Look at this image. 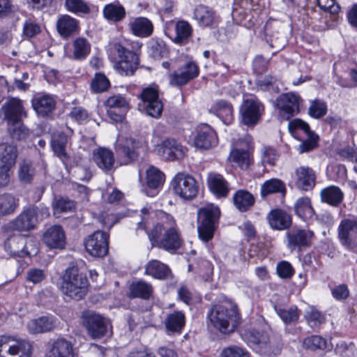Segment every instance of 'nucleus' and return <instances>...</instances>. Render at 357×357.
Wrapping results in <instances>:
<instances>
[{
	"mask_svg": "<svg viewBox=\"0 0 357 357\" xmlns=\"http://www.w3.org/2000/svg\"><path fill=\"white\" fill-rule=\"evenodd\" d=\"M142 222L138 223V227H146L148 218L157 216L162 222L157 223L149 233V238L155 246L166 251L172 252L178 250L182 240L176 227L172 218L163 211H155L150 206H145L141 210Z\"/></svg>",
	"mask_w": 357,
	"mask_h": 357,
	"instance_id": "nucleus-1",
	"label": "nucleus"
},
{
	"mask_svg": "<svg viewBox=\"0 0 357 357\" xmlns=\"http://www.w3.org/2000/svg\"><path fill=\"white\" fill-rule=\"evenodd\" d=\"M208 328L222 334L233 333L241 322L237 305L230 300L213 305L207 314Z\"/></svg>",
	"mask_w": 357,
	"mask_h": 357,
	"instance_id": "nucleus-2",
	"label": "nucleus"
},
{
	"mask_svg": "<svg viewBox=\"0 0 357 357\" xmlns=\"http://www.w3.org/2000/svg\"><path fill=\"white\" fill-rule=\"evenodd\" d=\"M88 280L76 266L67 268L63 274L61 291L67 296L75 299H82L88 289Z\"/></svg>",
	"mask_w": 357,
	"mask_h": 357,
	"instance_id": "nucleus-3",
	"label": "nucleus"
},
{
	"mask_svg": "<svg viewBox=\"0 0 357 357\" xmlns=\"http://www.w3.org/2000/svg\"><path fill=\"white\" fill-rule=\"evenodd\" d=\"M220 215L218 206L208 204L197 211V231L200 240L208 242L213 237Z\"/></svg>",
	"mask_w": 357,
	"mask_h": 357,
	"instance_id": "nucleus-4",
	"label": "nucleus"
},
{
	"mask_svg": "<svg viewBox=\"0 0 357 357\" xmlns=\"http://www.w3.org/2000/svg\"><path fill=\"white\" fill-rule=\"evenodd\" d=\"M245 335L252 349L264 357L276 356L281 351L280 342L276 339H270L264 332L249 331Z\"/></svg>",
	"mask_w": 357,
	"mask_h": 357,
	"instance_id": "nucleus-5",
	"label": "nucleus"
},
{
	"mask_svg": "<svg viewBox=\"0 0 357 357\" xmlns=\"http://www.w3.org/2000/svg\"><path fill=\"white\" fill-rule=\"evenodd\" d=\"M31 354L32 347L29 341L12 336H0V357H30Z\"/></svg>",
	"mask_w": 357,
	"mask_h": 357,
	"instance_id": "nucleus-6",
	"label": "nucleus"
},
{
	"mask_svg": "<svg viewBox=\"0 0 357 357\" xmlns=\"http://www.w3.org/2000/svg\"><path fill=\"white\" fill-rule=\"evenodd\" d=\"M174 192L181 199L191 200L194 199L199 191V183L190 174L185 172H178L172 181Z\"/></svg>",
	"mask_w": 357,
	"mask_h": 357,
	"instance_id": "nucleus-7",
	"label": "nucleus"
},
{
	"mask_svg": "<svg viewBox=\"0 0 357 357\" xmlns=\"http://www.w3.org/2000/svg\"><path fill=\"white\" fill-rule=\"evenodd\" d=\"M113 50L117 53L119 58V60L114 66L115 70L121 75H132L139 64L137 54L126 49L119 43L114 44Z\"/></svg>",
	"mask_w": 357,
	"mask_h": 357,
	"instance_id": "nucleus-8",
	"label": "nucleus"
},
{
	"mask_svg": "<svg viewBox=\"0 0 357 357\" xmlns=\"http://www.w3.org/2000/svg\"><path fill=\"white\" fill-rule=\"evenodd\" d=\"M338 238L345 248L357 252V217L343 218L338 226Z\"/></svg>",
	"mask_w": 357,
	"mask_h": 357,
	"instance_id": "nucleus-9",
	"label": "nucleus"
},
{
	"mask_svg": "<svg viewBox=\"0 0 357 357\" xmlns=\"http://www.w3.org/2000/svg\"><path fill=\"white\" fill-rule=\"evenodd\" d=\"M17 156V148L9 144H0V187L7 185L10 181L11 169Z\"/></svg>",
	"mask_w": 357,
	"mask_h": 357,
	"instance_id": "nucleus-10",
	"label": "nucleus"
},
{
	"mask_svg": "<svg viewBox=\"0 0 357 357\" xmlns=\"http://www.w3.org/2000/svg\"><path fill=\"white\" fill-rule=\"evenodd\" d=\"M33 241L20 235L9 236L4 243L5 250L10 255L24 257L35 255L37 248L32 246Z\"/></svg>",
	"mask_w": 357,
	"mask_h": 357,
	"instance_id": "nucleus-11",
	"label": "nucleus"
},
{
	"mask_svg": "<svg viewBox=\"0 0 357 357\" xmlns=\"http://www.w3.org/2000/svg\"><path fill=\"white\" fill-rule=\"evenodd\" d=\"M287 247L291 252L302 250L309 247L314 238V232L307 229H293L286 234Z\"/></svg>",
	"mask_w": 357,
	"mask_h": 357,
	"instance_id": "nucleus-12",
	"label": "nucleus"
},
{
	"mask_svg": "<svg viewBox=\"0 0 357 357\" xmlns=\"http://www.w3.org/2000/svg\"><path fill=\"white\" fill-rule=\"evenodd\" d=\"M108 235L102 231L98 230L89 236L84 241L86 252L91 256L102 257L108 252Z\"/></svg>",
	"mask_w": 357,
	"mask_h": 357,
	"instance_id": "nucleus-13",
	"label": "nucleus"
},
{
	"mask_svg": "<svg viewBox=\"0 0 357 357\" xmlns=\"http://www.w3.org/2000/svg\"><path fill=\"white\" fill-rule=\"evenodd\" d=\"M146 113L153 117L159 118L163 110V104L158 97V90L153 87L144 88L141 94Z\"/></svg>",
	"mask_w": 357,
	"mask_h": 357,
	"instance_id": "nucleus-14",
	"label": "nucleus"
},
{
	"mask_svg": "<svg viewBox=\"0 0 357 357\" xmlns=\"http://www.w3.org/2000/svg\"><path fill=\"white\" fill-rule=\"evenodd\" d=\"M250 149L249 137L245 141L239 140L235 142L230 151L229 160L236 164L242 169H248L252 162Z\"/></svg>",
	"mask_w": 357,
	"mask_h": 357,
	"instance_id": "nucleus-15",
	"label": "nucleus"
},
{
	"mask_svg": "<svg viewBox=\"0 0 357 357\" xmlns=\"http://www.w3.org/2000/svg\"><path fill=\"white\" fill-rule=\"evenodd\" d=\"M1 112L8 125L15 126L16 123L21 121L23 117L26 116L23 101L17 98H8L2 105Z\"/></svg>",
	"mask_w": 357,
	"mask_h": 357,
	"instance_id": "nucleus-16",
	"label": "nucleus"
},
{
	"mask_svg": "<svg viewBox=\"0 0 357 357\" xmlns=\"http://www.w3.org/2000/svg\"><path fill=\"white\" fill-rule=\"evenodd\" d=\"M301 97L294 93H287L277 98V106L281 114L287 120L299 112Z\"/></svg>",
	"mask_w": 357,
	"mask_h": 357,
	"instance_id": "nucleus-17",
	"label": "nucleus"
},
{
	"mask_svg": "<svg viewBox=\"0 0 357 357\" xmlns=\"http://www.w3.org/2000/svg\"><path fill=\"white\" fill-rule=\"evenodd\" d=\"M263 109V106L257 100L253 99L245 100L241 109L242 122L248 126L256 125Z\"/></svg>",
	"mask_w": 357,
	"mask_h": 357,
	"instance_id": "nucleus-18",
	"label": "nucleus"
},
{
	"mask_svg": "<svg viewBox=\"0 0 357 357\" xmlns=\"http://www.w3.org/2000/svg\"><path fill=\"white\" fill-rule=\"evenodd\" d=\"M157 154L167 160H175L182 158L185 152L182 146L174 139H167L155 146Z\"/></svg>",
	"mask_w": 357,
	"mask_h": 357,
	"instance_id": "nucleus-19",
	"label": "nucleus"
},
{
	"mask_svg": "<svg viewBox=\"0 0 357 357\" xmlns=\"http://www.w3.org/2000/svg\"><path fill=\"white\" fill-rule=\"evenodd\" d=\"M292 179L298 188L307 191L314 187L316 175L312 168L301 166L295 169Z\"/></svg>",
	"mask_w": 357,
	"mask_h": 357,
	"instance_id": "nucleus-20",
	"label": "nucleus"
},
{
	"mask_svg": "<svg viewBox=\"0 0 357 357\" xmlns=\"http://www.w3.org/2000/svg\"><path fill=\"white\" fill-rule=\"evenodd\" d=\"M198 75L199 68L197 65L192 61H189L169 75V82L173 86H181L185 84Z\"/></svg>",
	"mask_w": 357,
	"mask_h": 357,
	"instance_id": "nucleus-21",
	"label": "nucleus"
},
{
	"mask_svg": "<svg viewBox=\"0 0 357 357\" xmlns=\"http://www.w3.org/2000/svg\"><path fill=\"white\" fill-rule=\"evenodd\" d=\"M140 142L132 138L119 139L116 146L118 155L124 159L127 164L137 158V149L141 146Z\"/></svg>",
	"mask_w": 357,
	"mask_h": 357,
	"instance_id": "nucleus-22",
	"label": "nucleus"
},
{
	"mask_svg": "<svg viewBox=\"0 0 357 357\" xmlns=\"http://www.w3.org/2000/svg\"><path fill=\"white\" fill-rule=\"evenodd\" d=\"M39 215L38 208H29L10 223V228L18 231H29L34 228Z\"/></svg>",
	"mask_w": 357,
	"mask_h": 357,
	"instance_id": "nucleus-23",
	"label": "nucleus"
},
{
	"mask_svg": "<svg viewBox=\"0 0 357 357\" xmlns=\"http://www.w3.org/2000/svg\"><path fill=\"white\" fill-rule=\"evenodd\" d=\"M109 321L100 314H91L86 321V327L89 335L93 338L103 337L109 326Z\"/></svg>",
	"mask_w": 357,
	"mask_h": 357,
	"instance_id": "nucleus-24",
	"label": "nucleus"
},
{
	"mask_svg": "<svg viewBox=\"0 0 357 357\" xmlns=\"http://www.w3.org/2000/svg\"><path fill=\"white\" fill-rule=\"evenodd\" d=\"M195 146L199 149H209L218 144V137L214 130L207 124L200 126L194 139Z\"/></svg>",
	"mask_w": 357,
	"mask_h": 357,
	"instance_id": "nucleus-25",
	"label": "nucleus"
},
{
	"mask_svg": "<svg viewBox=\"0 0 357 357\" xmlns=\"http://www.w3.org/2000/svg\"><path fill=\"white\" fill-rule=\"evenodd\" d=\"M56 322L57 319L52 315L42 316L29 321L26 328L31 334L47 333L55 328Z\"/></svg>",
	"mask_w": 357,
	"mask_h": 357,
	"instance_id": "nucleus-26",
	"label": "nucleus"
},
{
	"mask_svg": "<svg viewBox=\"0 0 357 357\" xmlns=\"http://www.w3.org/2000/svg\"><path fill=\"white\" fill-rule=\"evenodd\" d=\"M207 183L210 191L218 198H225L229 192L228 182L222 175L211 172L207 176Z\"/></svg>",
	"mask_w": 357,
	"mask_h": 357,
	"instance_id": "nucleus-27",
	"label": "nucleus"
},
{
	"mask_svg": "<svg viewBox=\"0 0 357 357\" xmlns=\"http://www.w3.org/2000/svg\"><path fill=\"white\" fill-rule=\"evenodd\" d=\"M65 234L61 227L54 225L43 234V242L51 249H62L65 245Z\"/></svg>",
	"mask_w": 357,
	"mask_h": 357,
	"instance_id": "nucleus-28",
	"label": "nucleus"
},
{
	"mask_svg": "<svg viewBox=\"0 0 357 357\" xmlns=\"http://www.w3.org/2000/svg\"><path fill=\"white\" fill-rule=\"evenodd\" d=\"M93 160L103 172H109L113 170L115 162L114 153L105 148H98L93 151Z\"/></svg>",
	"mask_w": 357,
	"mask_h": 357,
	"instance_id": "nucleus-29",
	"label": "nucleus"
},
{
	"mask_svg": "<svg viewBox=\"0 0 357 357\" xmlns=\"http://www.w3.org/2000/svg\"><path fill=\"white\" fill-rule=\"evenodd\" d=\"M165 175L157 168L150 166L146 170L147 189L144 192L147 196L154 197L158 192V188L163 184Z\"/></svg>",
	"mask_w": 357,
	"mask_h": 357,
	"instance_id": "nucleus-30",
	"label": "nucleus"
},
{
	"mask_svg": "<svg viewBox=\"0 0 357 357\" xmlns=\"http://www.w3.org/2000/svg\"><path fill=\"white\" fill-rule=\"evenodd\" d=\"M45 357H74L73 345L65 338H58L53 342Z\"/></svg>",
	"mask_w": 357,
	"mask_h": 357,
	"instance_id": "nucleus-31",
	"label": "nucleus"
},
{
	"mask_svg": "<svg viewBox=\"0 0 357 357\" xmlns=\"http://www.w3.org/2000/svg\"><path fill=\"white\" fill-rule=\"evenodd\" d=\"M32 107L39 116H45L50 114L56 107V101L47 94L36 95L32 100Z\"/></svg>",
	"mask_w": 357,
	"mask_h": 357,
	"instance_id": "nucleus-32",
	"label": "nucleus"
},
{
	"mask_svg": "<svg viewBox=\"0 0 357 357\" xmlns=\"http://www.w3.org/2000/svg\"><path fill=\"white\" fill-rule=\"evenodd\" d=\"M128 26L133 35L142 38L151 36L153 29L152 22L144 17L131 18Z\"/></svg>",
	"mask_w": 357,
	"mask_h": 357,
	"instance_id": "nucleus-33",
	"label": "nucleus"
},
{
	"mask_svg": "<svg viewBox=\"0 0 357 357\" xmlns=\"http://www.w3.org/2000/svg\"><path fill=\"white\" fill-rule=\"evenodd\" d=\"M267 220L270 226L278 230L285 229L291 223L290 215L286 211L279 208L271 210L267 215Z\"/></svg>",
	"mask_w": 357,
	"mask_h": 357,
	"instance_id": "nucleus-34",
	"label": "nucleus"
},
{
	"mask_svg": "<svg viewBox=\"0 0 357 357\" xmlns=\"http://www.w3.org/2000/svg\"><path fill=\"white\" fill-rule=\"evenodd\" d=\"M194 19L201 27H212L217 22L214 12L208 7L199 5L194 10Z\"/></svg>",
	"mask_w": 357,
	"mask_h": 357,
	"instance_id": "nucleus-35",
	"label": "nucleus"
},
{
	"mask_svg": "<svg viewBox=\"0 0 357 357\" xmlns=\"http://www.w3.org/2000/svg\"><path fill=\"white\" fill-rule=\"evenodd\" d=\"M56 29L61 37L68 38L77 32L78 22L70 15H61L57 20Z\"/></svg>",
	"mask_w": 357,
	"mask_h": 357,
	"instance_id": "nucleus-36",
	"label": "nucleus"
},
{
	"mask_svg": "<svg viewBox=\"0 0 357 357\" xmlns=\"http://www.w3.org/2000/svg\"><path fill=\"white\" fill-rule=\"evenodd\" d=\"M145 274L158 280L167 279L171 276V271L165 264L158 260L149 261L145 266Z\"/></svg>",
	"mask_w": 357,
	"mask_h": 357,
	"instance_id": "nucleus-37",
	"label": "nucleus"
},
{
	"mask_svg": "<svg viewBox=\"0 0 357 357\" xmlns=\"http://www.w3.org/2000/svg\"><path fill=\"white\" fill-rule=\"evenodd\" d=\"M175 36L172 38V41L178 45H185L192 34V27L191 24L185 20H179L176 22Z\"/></svg>",
	"mask_w": 357,
	"mask_h": 357,
	"instance_id": "nucleus-38",
	"label": "nucleus"
},
{
	"mask_svg": "<svg viewBox=\"0 0 357 357\" xmlns=\"http://www.w3.org/2000/svg\"><path fill=\"white\" fill-rule=\"evenodd\" d=\"M66 135L61 132L54 134L52 136L51 146L55 155H56L63 163L68 161L69 156L66 151V146L67 144Z\"/></svg>",
	"mask_w": 357,
	"mask_h": 357,
	"instance_id": "nucleus-39",
	"label": "nucleus"
},
{
	"mask_svg": "<svg viewBox=\"0 0 357 357\" xmlns=\"http://www.w3.org/2000/svg\"><path fill=\"white\" fill-rule=\"evenodd\" d=\"M233 202L238 210L244 212L255 204V198L248 191L239 190L234 195Z\"/></svg>",
	"mask_w": 357,
	"mask_h": 357,
	"instance_id": "nucleus-40",
	"label": "nucleus"
},
{
	"mask_svg": "<svg viewBox=\"0 0 357 357\" xmlns=\"http://www.w3.org/2000/svg\"><path fill=\"white\" fill-rule=\"evenodd\" d=\"M91 52V44L84 38L79 37L73 42V54L70 58L75 60L84 59Z\"/></svg>",
	"mask_w": 357,
	"mask_h": 357,
	"instance_id": "nucleus-41",
	"label": "nucleus"
},
{
	"mask_svg": "<svg viewBox=\"0 0 357 357\" xmlns=\"http://www.w3.org/2000/svg\"><path fill=\"white\" fill-rule=\"evenodd\" d=\"M165 325L168 333H180L185 325V315L182 312L176 311L167 315Z\"/></svg>",
	"mask_w": 357,
	"mask_h": 357,
	"instance_id": "nucleus-42",
	"label": "nucleus"
},
{
	"mask_svg": "<svg viewBox=\"0 0 357 357\" xmlns=\"http://www.w3.org/2000/svg\"><path fill=\"white\" fill-rule=\"evenodd\" d=\"M303 345L305 349L315 350H331L332 344L320 335H311L305 337L303 341Z\"/></svg>",
	"mask_w": 357,
	"mask_h": 357,
	"instance_id": "nucleus-43",
	"label": "nucleus"
},
{
	"mask_svg": "<svg viewBox=\"0 0 357 357\" xmlns=\"http://www.w3.org/2000/svg\"><path fill=\"white\" fill-rule=\"evenodd\" d=\"M211 109L214 113L226 124H230L233 119V107L232 106L224 100H219L214 104Z\"/></svg>",
	"mask_w": 357,
	"mask_h": 357,
	"instance_id": "nucleus-44",
	"label": "nucleus"
},
{
	"mask_svg": "<svg viewBox=\"0 0 357 357\" xmlns=\"http://www.w3.org/2000/svg\"><path fill=\"white\" fill-rule=\"evenodd\" d=\"M286 192V186L283 181L278 178H271L266 181L261 187V197L273 193L284 195Z\"/></svg>",
	"mask_w": 357,
	"mask_h": 357,
	"instance_id": "nucleus-45",
	"label": "nucleus"
},
{
	"mask_svg": "<svg viewBox=\"0 0 357 357\" xmlns=\"http://www.w3.org/2000/svg\"><path fill=\"white\" fill-rule=\"evenodd\" d=\"M321 200L331 205L336 206L343 199V193L336 186H329L321 191Z\"/></svg>",
	"mask_w": 357,
	"mask_h": 357,
	"instance_id": "nucleus-46",
	"label": "nucleus"
},
{
	"mask_svg": "<svg viewBox=\"0 0 357 357\" xmlns=\"http://www.w3.org/2000/svg\"><path fill=\"white\" fill-rule=\"evenodd\" d=\"M151 285L144 281L139 280L132 282L130 286V296L147 299L151 295Z\"/></svg>",
	"mask_w": 357,
	"mask_h": 357,
	"instance_id": "nucleus-47",
	"label": "nucleus"
},
{
	"mask_svg": "<svg viewBox=\"0 0 357 357\" xmlns=\"http://www.w3.org/2000/svg\"><path fill=\"white\" fill-rule=\"evenodd\" d=\"M104 17L113 22H119L124 18L126 10L119 3L106 5L103 9Z\"/></svg>",
	"mask_w": 357,
	"mask_h": 357,
	"instance_id": "nucleus-48",
	"label": "nucleus"
},
{
	"mask_svg": "<svg viewBox=\"0 0 357 357\" xmlns=\"http://www.w3.org/2000/svg\"><path fill=\"white\" fill-rule=\"evenodd\" d=\"M294 209L296 213L303 219L311 218L314 213L310 200L307 197L299 198L294 204Z\"/></svg>",
	"mask_w": 357,
	"mask_h": 357,
	"instance_id": "nucleus-49",
	"label": "nucleus"
},
{
	"mask_svg": "<svg viewBox=\"0 0 357 357\" xmlns=\"http://www.w3.org/2000/svg\"><path fill=\"white\" fill-rule=\"evenodd\" d=\"M307 324L312 328L319 326L326 321V316L314 307H310L305 313Z\"/></svg>",
	"mask_w": 357,
	"mask_h": 357,
	"instance_id": "nucleus-50",
	"label": "nucleus"
},
{
	"mask_svg": "<svg viewBox=\"0 0 357 357\" xmlns=\"http://www.w3.org/2000/svg\"><path fill=\"white\" fill-rule=\"evenodd\" d=\"M328 108L325 102L321 100H314L310 102L308 108V114L316 119H320L327 113Z\"/></svg>",
	"mask_w": 357,
	"mask_h": 357,
	"instance_id": "nucleus-51",
	"label": "nucleus"
},
{
	"mask_svg": "<svg viewBox=\"0 0 357 357\" xmlns=\"http://www.w3.org/2000/svg\"><path fill=\"white\" fill-rule=\"evenodd\" d=\"M335 353L342 357H356L357 348L352 342L340 341L335 348Z\"/></svg>",
	"mask_w": 357,
	"mask_h": 357,
	"instance_id": "nucleus-52",
	"label": "nucleus"
},
{
	"mask_svg": "<svg viewBox=\"0 0 357 357\" xmlns=\"http://www.w3.org/2000/svg\"><path fill=\"white\" fill-rule=\"evenodd\" d=\"M275 310L278 315L285 324L296 322L298 319L300 314L296 307L289 308H277L275 307Z\"/></svg>",
	"mask_w": 357,
	"mask_h": 357,
	"instance_id": "nucleus-53",
	"label": "nucleus"
},
{
	"mask_svg": "<svg viewBox=\"0 0 357 357\" xmlns=\"http://www.w3.org/2000/svg\"><path fill=\"white\" fill-rule=\"evenodd\" d=\"M53 213L56 217H59L61 213L70 212L75 208V204L73 201L61 198L56 200L53 204Z\"/></svg>",
	"mask_w": 357,
	"mask_h": 357,
	"instance_id": "nucleus-54",
	"label": "nucleus"
},
{
	"mask_svg": "<svg viewBox=\"0 0 357 357\" xmlns=\"http://www.w3.org/2000/svg\"><path fill=\"white\" fill-rule=\"evenodd\" d=\"M16 206L17 202L14 197L10 195H0V215L13 213Z\"/></svg>",
	"mask_w": 357,
	"mask_h": 357,
	"instance_id": "nucleus-55",
	"label": "nucleus"
},
{
	"mask_svg": "<svg viewBox=\"0 0 357 357\" xmlns=\"http://www.w3.org/2000/svg\"><path fill=\"white\" fill-rule=\"evenodd\" d=\"M35 174L32 164L29 161H23L20 165L18 175L20 180L25 183L31 182Z\"/></svg>",
	"mask_w": 357,
	"mask_h": 357,
	"instance_id": "nucleus-56",
	"label": "nucleus"
},
{
	"mask_svg": "<svg viewBox=\"0 0 357 357\" xmlns=\"http://www.w3.org/2000/svg\"><path fill=\"white\" fill-rule=\"evenodd\" d=\"M109 86V82L105 75L96 74L91 83V89L96 93L106 91Z\"/></svg>",
	"mask_w": 357,
	"mask_h": 357,
	"instance_id": "nucleus-57",
	"label": "nucleus"
},
{
	"mask_svg": "<svg viewBox=\"0 0 357 357\" xmlns=\"http://www.w3.org/2000/svg\"><path fill=\"white\" fill-rule=\"evenodd\" d=\"M288 129L294 137H296L299 131H303L306 135L312 133L308 124L299 119L291 121L288 124Z\"/></svg>",
	"mask_w": 357,
	"mask_h": 357,
	"instance_id": "nucleus-58",
	"label": "nucleus"
},
{
	"mask_svg": "<svg viewBox=\"0 0 357 357\" xmlns=\"http://www.w3.org/2000/svg\"><path fill=\"white\" fill-rule=\"evenodd\" d=\"M65 6L68 11L74 13H88L90 10L83 0H66Z\"/></svg>",
	"mask_w": 357,
	"mask_h": 357,
	"instance_id": "nucleus-59",
	"label": "nucleus"
},
{
	"mask_svg": "<svg viewBox=\"0 0 357 357\" xmlns=\"http://www.w3.org/2000/svg\"><path fill=\"white\" fill-rule=\"evenodd\" d=\"M8 131L13 139L20 140L24 139L29 134L28 129L21 123V121L16 123L15 126L8 125Z\"/></svg>",
	"mask_w": 357,
	"mask_h": 357,
	"instance_id": "nucleus-60",
	"label": "nucleus"
},
{
	"mask_svg": "<svg viewBox=\"0 0 357 357\" xmlns=\"http://www.w3.org/2000/svg\"><path fill=\"white\" fill-rule=\"evenodd\" d=\"M107 107L110 109L115 108L126 109L128 107V101L121 95H114L110 96L105 102Z\"/></svg>",
	"mask_w": 357,
	"mask_h": 357,
	"instance_id": "nucleus-61",
	"label": "nucleus"
},
{
	"mask_svg": "<svg viewBox=\"0 0 357 357\" xmlns=\"http://www.w3.org/2000/svg\"><path fill=\"white\" fill-rule=\"evenodd\" d=\"M151 54L155 58H162L167 53V48L162 40H153L149 46Z\"/></svg>",
	"mask_w": 357,
	"mask_h": 357,
	"instance_id": "nucleus-62",
	"label": "nucleus"
},
{
	"mask_svg": "<svg viewBox=\"0 0 357 357\" xmlns=\"http://www.w3.org/2000/svg\"><path fill=\"white\" fill-rule=\"evenodd\" d=\"M317 136L312 132L307 135V139L298 146V151L301 153L310 151L317 146Z\"/></svg>",
	"mask_w": 357,
	"mask_h": 357,
	"instance_id": "nucleus-63",
	"label": "nucleus"
},
{
	"mask_svg": "<svg viewBox=\"0 0 357 357\" xmlns=\"http://www.w3.org/2000/svg\"><path fill=\"white\" fill-rule=\"evenodd\" d=\"M278 275L281 278H290L294 273L291 264L287 261H280L276 267Z\"/></svg>",
	"mask_w": 357,
	"mask_h": 357,
	"instance_id": "nucleus-64",
	"label": "nucleus"
}]
</instances>
